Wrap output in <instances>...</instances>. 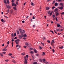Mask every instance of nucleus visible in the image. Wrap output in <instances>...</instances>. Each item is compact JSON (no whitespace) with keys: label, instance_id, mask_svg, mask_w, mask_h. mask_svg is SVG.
Here are the masks:
<instances>
[{"label":"nucleus","instance_id":"1","mask_svg":"<svg viewBox=\"0 0 64 64\" xmlns=\"http://www.w3.org/2000/svg\"><path fill=\"white\" fill-rule=\"evenodd\" d=\"M25 30H22V32H20V34H21V35H24V34H23L25 33Z\"/></svg>","mask_w":64,"mask_h":64},{"label":"nucleus","instance_id":"2","mask_svg":"<svg viewBox=\"0 0 64 64\" xmlns=\"http://www.w3.org/2000/svg\"><path fill=\"white\" fill-rule=\"evenodd\" d=\"M54 40H52V42H50V44L52 46H53V44L54 43Z\"/></svg>","mask_w":64,"mask_h":64},{"label":"nucleus","instance_id":"3","mask_svg":"<svg viewBox=\"0 0 64 64\" xmlns=\"http://www.w3.org/2000/svg\"><path fill=\"white\" fill-rule=\"evenodd\" d=\"M21 36L20 35L19 36V38L20 39H21L22 37H24V35H21Z\"/></svg>","mask_w":64,"mask_h":64},{"label":"nucleus","instance_id":"4","mask_svg":"<svg viewBox=\"0 0 64 64\" xmlns=\"http://www.w3.org/2000/svg\"><path fill=\"white\" fill-rule=\"evenodd\" d=\"M58 15H60V14L58 12H56V16H58Z\"/></svg>","mask_w":64,"mask_h":64},{"label":"nucleus","instance_id":"5","mask_svg":"<svg viewBox=\"0 0 64 64\" xmlns=\"http://www.w3.org/2000/svg\"><path fill=\"white\" fill-rule=\"evenodd\" d=\"M24 64H27V60H26V59H25Z\"/></svg>","mask_w":64,"mask_h":64},{"label":"nucleus","instance_id":"6","mask_svg":"<svg viewBox=\"0 0 64 64\" xmlns=\"http://www.w3.org/2000/svg\"><path fill=\"white\" fill-rule=\"evenodd\" d=\"M58 9H60L61 10H62L63 9V8L62 7H60L58 8Z\"/></svg>","mask_w":64,"mask_h":64},{"label":"nucleus","instance_id":"7","mask_svg":"<svg viewBox=\"0 0 64 64\" xmlns=\"http://www.w3.org/2000/svg\"><path fill=\"white\" fill-rule=\"evenodd\" d=\"M42 61H43L44 63H45V62H46V60H45V59H43Z\"/></svg>","mask_w":64,"mask_h":64},{"label":"nucleus","instance_id":"8","mask_svg":"<svg viewBox=\"0 0 64 64\" xmlns=\"http://www.w3.org/2000/svg\"><path fill=\"white\" fill-rule=\"evenodd\" d=\"M15 42H19L20 40L19 39H18L16 40H15Z\"/></svg>","mask_w":64,"mask_h":64},{"label":"nucleus","instance_id":"9","mask_svg":"<svg viewBox=\"0 0 64 64\" xmlns=\"http://www.w3.org/2000/svg\"><path fill=\"white\" fill-rule=\"evenodd\" d=\"M7 8H8V9H11V6H7Z\"/></svg>","mask_w":64,"mask_h":64},{"label":"nucleus","instance_id":"10","mask_svg":"<svg viewBox=\"0 0 64 64\" xmlns=\"http://www.w3.org/2000/svg\"><path fill=\"white\" fill-rule=\"evenodd\" d=\"M57 25V27H59L60 26V25L59 24H56Z\"/></svg>","mask_w":64,"mask_h":64},{"label":"nucleus","instance_id":"11","mask_svg":"<svg viewBox=\"0 0 64 64\" xmlns=\"http://www.w3.org/2000/svg\"><path fill=\"white\" fill-rule=\"evenodd\" d=\"M46 10H49V7H47L46 8Z\"/></svg>","mask_w":64,"mask_h":64},{"label":"nucleus","instance_id":"12","mask_svg":"<svg viewBox=\"0 0 64 64\" xmlns=\"http://www.w3.org/2000/svg\"><path fill=\"white\" fill-rule=\"evenodd\" d=\"M12 62L13 63H16V62L15 61V60H12Z\"/></svg>","mask_w":64,"mask_h":64},{"label":"nucleus","instance_id":"13","mask_svg":"<svg viewBox=\"0 0 64 64\" xmlns=\"http://www.w3.org/2000/svg\"><path fill=\"white\" fill-rule=\"evenodd\" d=\"M7 50V49L6 48L3 49L2 50L3 51H6Z\"/></svg>","mask_w":64,"mask_h":64},{"label":"nucleus","instance_id":"14","mask_svg":"<svg viewBox=\"0 0 64 64\" xmlns=\"http://www.w3.org/2000/svg\"><path fill=\"white\" fill-rule=\"evenodd\" d=\"M4 3H7V0H4Z\"/></svg>","mask_w":64,"mask_h":64},{"label":"nucleus","instance_id":"15","mask_svg":"<svg viewBox=\"0 0 64 64\" xmlns=\"http://www.w3.org/2000/svg\"><path fill=\"white\" fill-rule=\"evenodd\" d=\"M60 6H63L64 5V4H63V3H60Z\"/></svg>","mask_w":64,"mask_h":64},{"label":"nucleus","instance_id":"16","mask_svg":"<svg viewBox=\"0 0 64 64\" xmlns=\"http://www.w3.org/2000/svg\"><path fill=\"white\" fill-rule=\"evenodd\" d=\"M16 32L17 34H19L20 32L19 31H18V30H17Z\"/></svg>","mask_w":64,"mask_h":64},{"label":"nucleus","instance_id":"17","mask_svg":"<svg viewBox=\"0 0 64 64\" xmlns=\"http://www.w3.org/2000/svg\"><path fill=\"white\" fill-rule=\"evenodd\" d=\"M22 29H21V28H20L19 29V31L20 32H20H22Z\"/></svg>","mask_w":64,"mask_h":64},{"label":"nucleus","instance_id":"18","mask_svg":"<svg viewBox=\"0 0 64 64\" xmlns=\"http://www.w3.org/2000/svg\"><path fill=\"white\" fill-rule=\"evenodd\" d=\"M42 55V56H44V55H45V53L44 52H43Z\"/></svg>","mask_w":64,"mask_h":64},{"label":"nucleus","instance_id":"19","mask_svg":"<svg viewBox=\"0 0 64 64\" xmlns=\"http://www.w3.org/2000/svg\"><path fill=\"white\" fill-rule=\"evenodd\" d=\"M26 46H28L29 45V44H28V43L26 42Z\"/></svg>","mask_w":64,"mask_h":64},{"label":"nucleus","instance_id":"20","mask_svg":"<svg viewBox=\"0 0 64 64\" xmlns=\"http://www.w3.org/2000/svg\"><path fill=\"white\" fill-rule=\"evenodd\" d=\"M13 9L14 10H17V9L15 7H14L13 8Z\"/></svg>","mask_w":64,"mask_h":64},{"label":"nucleus","instance_id":"21","mask_svg":"<svg viewBox=\"0 0 64 64\" xmlns=\"http://www.w3.org/2000/svg\"><path fill=\"white\" fill-rule=\"evenodd\" d=\"M13 13V10H11L10 12V14H12Z\"/></svg>","mask_w":64,"mask_h":64},{"label":"nucleus","instance_id":"22","mask_svg":"<svg viewBox=\"0 0 64 64\" xmlns=\"http://www.w3.org/2000/svg\"><path fill=\"white\" fill-rule=\"evenodd\" d=\"M39 61H40V62H42V60L41 59H39Z\"/></svg>","mask_w":64,"mask_h":64},{"label":"nucleus","instance_id":"23","mask_svg":"<svg viewBox=\"0 0 64 64\" xmlns=\"http://www.w3.org/2000/svg\"><path fill=\"white\" fill-rule=\"evenodd\" d=\"M63 46H62L61 47H60V49H62V48H63Z\"/></svg>","mask_w":64,"mask_h":64},{"label":"nucleus","instance_id":"24","mask_svg":"<svg viewBox=\"0 0 64 64\" xmlns=\"http://www.w3.org/2000/svg\"><path fill=\"white\" fill-rule=\"evenodd\" d=\"M34 53H37V50H34Z\"/></svg>","mask_w":64,"mask_h":64},{"label":"nucleus","instance_id":"25","mask_svg":"<svg viewBox=\"0 0 64 64\" xmlns=\"http://www.w3.org/2000/svg\"><path fill=\"white\" fill-rule=\"evenodd\" d=\"M54 12H56V8L55 9Z\"/></svg>","mask_w":64,"mask_h":64},{"label":"nucleus","instance_id":"26","mask_svg":"<svg viewBox=\"0 0 64 64\" xmlns=\"http://www.w3.org/2000/svg\"><path fill=\"white\" fill-rule=\"evenodd\" d=\"M44 63H46V64H49V63L48 62H44Z\"/></svg>","mask_w":64,"mask_h":64},{"label":"nucleus","instance_id":"27","mask_svg":"<svg viewBox=\"0 0 64 64\" xmlns=\"http://www.w3.org/2000/svg\"><path fill=\"white\" fill-rule=\"evenodd\" d=\"M0 55L2 56V57H3V55L2 54L0 53Z\"/></svg>","mask_w":64,"mask_h":64},{"label":"nucleus","instance_id":"28","mask_svg":"<svg viewBox=\"0 0 64 64\" xmlns=\"http://www.w3.org/2000/svg\"><path fill=\"white\" fill-rule=\"evenodd\" d=\"M12 54H8V55H9V56H12Z\"/></svg>","mask_w":64,"mask_h":64},{"label":"nucleus","instance_id":"29","mask_svg":"<svg viewBox=\"0 0 64 64\" xmlns=\"http://www.w3.org/2000/svg\"><path fill=\"white\" fill-rule=\"evenodd\" d=\"M24 37H27V35L26 34H24Z\"/></svg>","mask_w":64,"mask_h":64},{"label":"nucleus","instance_id":"30","mask_svg":"<svg viewBox=\"0 0 64 64\" xmlns=\"http://www.w3.org/2000/svg\"><path fill=\"white\" fill-rule=\"evenodd\" d=\"M30 53H31V54H33V53H34V52H33L32 51L30 52Z\"/></svg>","mask_w":64,"mask_h":64},{"label":"nucleus","instance_id":"31","mask_svg":"<svg viewBox=\"0 0 64 64\" xmlns=\"http://www.w3.org/2000/svg\"><path fill=\"white\" fill-rule=\"evenodd\" d=\"M52 52H53L54 53V52H55V50H54L52 49Z\"/></svg>","mask_w":64,"mask_h":64},{"label":"nucleus","instance_id":"32","mask_svg":"<svg viewBox=\"0 0 64 64\" xmlns=\"http://www.w3.org/2000/svg\"><path fill=\"white\" fill-rule=\"evenodd\" d=\"M55 0L52 3V4H54V3H55Z\"/></svg>","mask_w":64,"mask_h":64},{"label":"nucleus","instance_id":"33","mask_svg":"<svg viewBox=\"0 0 64 64\" xmlns=\"http://www.w3.org/2000/svg\"><path fill=\"white\" fill-rule=\"evenodd\" d=\"M52 13H53V12H52L50 14V16H51L52 14Z\"/></svg>","mask_w":64,"mask_h":64},{"label":"nucleus","instance_id":"34","mask_svg":"<svg viewBox=\"0 0 64 64\" xmlns=\"http://www.w3.org/2000/svg\"><path fill=\"white\" fill-rule=\"evenodd\" d=\"M7 2L8 3V4H9V0H7Z\"/></svg>","mask_w":64,"mask_h":64},{"label":"nucleus","instance_id":"35","mask_svg":"<svg viewBox=\"0 0 64 64\" xmlns=\"http://www.w3.org/2000/svg\"><path fill=\"white\" fill-rule=\"evenodd\" d=\"M47 42H48V43H50V41L49 40H48Z\"/></svg>","mask_w":64,"mask_h":64},{"label":"nucleus","instance_id":"36","mask_svg":"<svg viewBox=\"0 0 64 64\" xmlns=\"http://www.w3.org/2000/svg\"><path fill=\"white\" fill-rule=\"evenodd\" d=\"M11 36L12 37H13L14 36V34H11Z\"/></svg>","mask_w":64,"mask_h":64},{"label":"nucleus","instance_id":"37","mask_svg":"<svg viewBox=\"0 0 64 64\" xmlns=\"http://www.w3.org/2000/svg\"><path fill=\"white\" fill-rule=\"evenodd\" d=\"M22 55H25V53H23L22 54Z\"/></svg>","mask_w":64,"mask_h":64},{"label":"nucleus","instance_id":"38","mask_svg":"<svg viewBox=\"0 0 64 64\" xmlns=\"http://www.w3.org/2000/svg\"><path fill=\"white\" fill-rule=\"evenodd\" d=\"M14 7H17V5H16V4H14Z\"/></svg>","mask_w":64,"mask_h":64},{"label":"nucleus","instance_id":"39","mask_svg":"<svg viewBox=\"0 0 64 64\" xmlns=\"http://www.w3.org/2000/svg\"><path fill=\"white\" fill-rule=\"evenodd\" d=\"M33 3L32 2L31 3V5H32V6H33Z\"/></svg>","mask_w":64,"mask_h":64},{"label":"nucleus","instance_id":"40","mask_svg":"<svg viewBox=\"0 0 64 64\" xmlns=\"http://www.w3.org/2000/svg\"><path fill=\"white\" fill-rule=\"evenodd\" d=\"M50 32H52V33H53V34H54V32H53L52 31V30H50Z\"/></svg>","mask_w":64,"mask_h":64},{"label":"nucleus","instance_id":"41","mask_svg":"<svg viewBox=\"0 0 64 64\" xmlns=\"http://www.w3.org/2000/svg\"><path fill=\"white\" fill-rule=\"evenodd\" d=\"M52 17L53 18H55V16L54 15H53L52 16Z\"/></svg>","mask_w":64,"mask_h":64},{"label":"nucleus","instance_id":"42","mask_svg":"<svg viewBox=\"0 0 64 64\" xmlns=\"http://www.w3.org/2000/svg\"><path fill=\"white\" fill-rule=\"evenodd\" d=\"M43 40H46V38L45 37H44L43 38Z\"/></svg>","mask_w":64,"mask_h":64},{"label":"nucleus","instance_id":"43","mask_svg":"<svg viewBox=\"0 0 64 64\" xmlns=\"http://www.w3.org/2000/svg\"><path fill=\"white\" fill-rule=\"evenodd\" d=\"M39 48L40 50H41V49H42V48L40 46L39 47Z\"/></svg>","mask_w":64,"mask_h":64},{"label":"nucleus","instance_id":"44","mask_svg":"<svg viewBox=\"0 0 64 64\" xmlns=\"http://www.w3.org/2000/svg\"><path fill=\"white\" fill-rule=\"evenodd\" d=\"M16 3L17 5H18V2H17V1L16 2Z\"/></svg>","mask_w":64,"mask_h":64},{"label":"nucleus","instance_id":"45","mask_svg":"<svg viewBox=\"0 0 64 64\" xmlns=\"http://www.w3.org/2000/svg\"><path fill=\"white\" fill-rule=\"evenodd\" d=\"M1 21L2 22H3V21H4V20H3V19H2V20H1Z\"/></svg>","mask_w":64,"mask_h":64},{"label":"nucleus","instance_id":"46","mask_svg":"<svg viewBox=\"0 0 64 64\" xmlns=\"http://www.w3.org/2000/svg\"><path fill=\"white\" fill-rule=\"evenodd\" d=\"M41 44H42V45L43 46H44V43H43L41 42Z\"/></svg>","mask_w":64,"mask_h":64},{"label":"nucleus","instance_id":"47","mask_svg":"<svg viewBox=\"0 0 64 64\" xmlns=\"http://www.w3.org/2000/svg\"><path fill=\"white\" fill-rule=\"evenodd\" d=\"M33 64H37V63L36 62H34L33 63Z\"/></svg>","mask_w":64,"mask_h":64},{"label":"nucleus","instance_id":"48","mask_svg":"<svg viewBox=\"0 0 64 64\" xmlns=\"http://www.w3.org/2000/svg\"><path fill=\"white\" fill-rule=\"evenodd\" d=\"M14 36H16V33H14Z\"/></svg>","mask_w":64,"mask_h":64},{"label":"nucleus","instance_id":"49","mask_svg":"<svg viewBox=\"0 0 64 64\" xmlns=\"http://www.w3.org/2000/svg\"><path fill=\"white\" fill-rule=\"evenodd\" d=\"M61 14H62V15H64V12H62L61 13H60Z\"/></svg>","mask_w":64,"mask_h":64},{"label":"nucleus","instance_id":"50","mask_svg":"<svg viewBox=\"0 0 64 64\" xmlns=\"http://www.w3.org/2000/svg\"><path fill=\"white\" fill-rule=\"evenodd\" d=\"M51 12L50 11H49L48 12V14H49L50 13V12Z\"/></svg>","mask_w":64,"mask_h":64},{"label":"nucleus","instance_id":"51","mask_svg":"<svg viewBox=\"0 0 64 64\" xmlns=\"http://www.w3.org/2000/svg\"><path fill=\"white\" fill-rule=\"evenodd\" d=\"M12 47H13V42H12Z\"/></svg>","mask_w":64,"mask_h":64},{"label":"nucleus","instance_id":"52","mask_svg":"<svg viewBox=\"0 0 64 64\" xmlns=\"http://www.w3.org/2000/svg\"><path fill=\"white\" fill-rule=\"evenodd\" d=\"M9 61V60H5V61H6V62H8Z\"/></svg>","mask_w":64,"mask_h":64},{"label":"nucleus","instance_id":"53","mask_svg":"<svg viewBox=\"0 0 64 64\" xmlns=\"http://www.w3.org/2000/svg\"><path fill=\"white\" fill-rule=\"evenodd\" d=\"M2 53L4 54H6V52H2Z\"/></svg>","mask_w":64,"mask_h":64},{"label":"nucleus","instance_id":"54","mask_svg":"<svg viewBox=\"0 0 64 64\" xmlns=\"http://www.w3.org/2000/svg\"><path fill=\"white\" fill-rule=\"evenodd\" d=\"M14 3H12V6H14Z\"/></svg>","mask_w":64,"mask_h":64},{"label":"nucleus","instance_id":"55","mask_svg":"<svg viewBox=\"0 0 64 64\" xmlns=\"http://www.w3.org/2000/svg\"><path fill=\"white\" fill-rule=\"evenodd\" d=\"M17 39V38L16 37H15L14 38V40H16V39Z\"/></svg>","mask_w":64,"mask_h":64},{"label":"nucleus","instance_id":"56","mask_svg":"<svg viewBox=\"0 0 64 64\" xmlns=\"http://www.w3.org/2000/svg\"><path fill=\"white\" fill-rule=\"evenodd\" d=\"M56 31H60V30L59 29H58Z\"/></svg>","mask_w":64,"mask_h":64},{"label":"nucleus","instance_id":"57","mask_svg":"<svg viewBox=\"0 0 64 64\" xmlns=\"http://www.w3.org/2000/svg\"><path fill=\"white\" fill-rule=\"evenodd\" d=\"M16 42V44H19V42Z\"/></svg>","mask_w":64,"mask_h":64},{"label":"nucleus","instance_id":"58","mask_svg":"<svg viewBox=\"0 0 64 64\" xmlns=\"http://www.w3.org/2000/svg\"><path fill=\"white\" fill-rule=\"evenodd\" d=\"M7 44H9V41H8L7 43Z\"/></svg>","mask_w":64,"mask_h":64},{"label":"nucleus","instance_id":"59","mask_svg":"<svg viewBox=\"0 0 64 64\" xmlns=\"http://www.w3.org/2000/svg\"><path fill=\"white\" fill-rule=\"evenodd\" d=\"M7 12L8 13H9V10H8Z\"/></svg>","mask_w":64,"mask_h":64},{"label":"nucleus","instance_id":"60","mask_svg":"<svg viewBox=\"0 0 64 64\" xmlns=\"http://www.w3.org/2000/svg\"><path fill=\"white\" fill-rule=\"evenodd\" d=\"M30 50H33V48H30Z\"/></svg>","mask_w":64,"mask_h":64},{"label":"nucleus","instance_id":"61","mask_svg":"<svg viewBox=\"0 0 64 64\" xmlns=\"http://www.w3.org/2000/svg\"><path fill=\"white\" fill-rule=\"evenodd\" d=\"M55 6H53L52 7V9H54L55 8Z\"/></svg>","mask_w":64,"mask_h":64},{"label":"nucleus","instance_id":"62","mask_svg":"<svg viewBox=\"0 0 64 64\" xmlns=\"http://www.w3.org/2000/svg\"><path fill=\"white\" fill-rule=\"evenodd\" d=\"M28 54H27L26 55V57L27 58H28Z\"/></svg>","mask_w":64,"mask_h":64},{"label":"nucleus","instance_id":"63","mask_svg":"<svg viewBox=\"0 0 64 64\" xmlns=\"http://www.w3.org/2000/svg\"><path fill=\"white\" fill-rule=\"evenodd\" d=\"M24 48H27V46H24Z\"/></svg>","mask_w":64,"mask_h":64},{"label":"nucleus","instance_id":"64","mask_svg":"<svg viewBox=\"0 0 64 64\" xmlns=\"http://www.w3.org/2000/svg\"><path fill=\"white\" fill-rule=\"evenodd\" d=\"M12 3H14V0H12Z\"/></svg>","mask_w":64,"mask_h":64}]
</instances>
